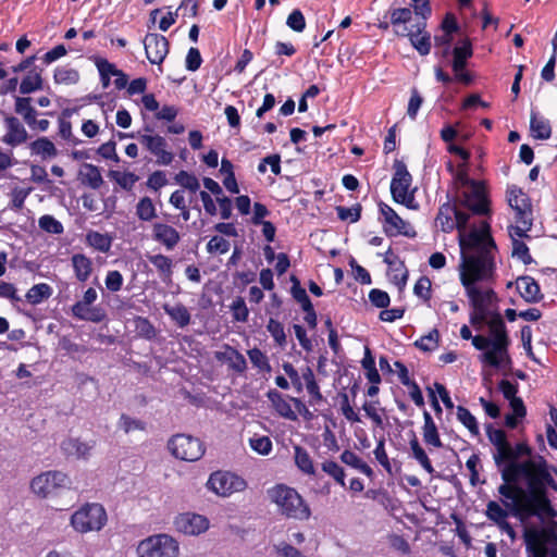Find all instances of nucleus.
I'll return each mask as SVG.
<instances>
[{
    "mask_svg": "<svg viewBox=\"0 0 557 557\" xmlns=\"http://www.w3.org/2000/svg\"><path fill=\"white\" fill-rule=\"evenodd\" d=\"M497 246L492 236L473 231L461 239L460 282L475 311H488L496 299L492 288L481 289L478 282L488 281L495 272Z\"/></svg>",
    "mask_w": 557,
    "mask_h": 557,
    "instance_id": "1",
    "label": "nucleus"
},
{
    "mask_svg": "<svg viewBox=\"0 0 557 557\" xmlns=\"http://www.w3.org/2000/svg\"><path fill=\"white\" fill-rule=\"evenodd\" d=\"M485 430L488 441L494 446L493 460L504 481L503 484L515 483L513 467L521 465L522 461H519V458L532 455L531 446L527 442L511 444L506 432L495 429L493 424H487Z\"/></svg>",
    "mask_w": 557,
    "mask_h": 557,
    "instance_id": "2",
    "label": "nucleus"
},
{
    "mask_svg": "<svg viewBox=\"0 0 557 557\" xmlns=\"http://www.w3.org/2000/svg\"><path fill=\"white\" fill-rule=\"evenodd\" d=\"M487 324L493 350L482 352L480 356L481 362L497 370L511 369L512 359L509 354L511 341L503 318L499 313H494Z\"/></svg>",
    "mask_w": 557,
    "mask_h": 557,
    "instance_id": "3",
    "label": "nucleus"
},
{
    "mask_svg": "<svg viewBox=\"0 0 557 557\" xmlns=\"http://www.w3.org/2000/svg\"><path fill=\"white\" fill-rule=\"evenodd\" d=\"M267 494L285 518L304 521L311 517L309 505L294 487L280 483L270 487Z\"/></svg>",
    "mask_w": 557,
    "mask_h": 557,
    "instance_id": "4",
    "label": "nucleus"
},
{
    "mask_svg": "<svg viewBox=\"0 0 557 557\" xmlns=\"http://www.w3.org/2000/svg\"><path fill=\"white\" fill-rule=\"evenodd\" d=\"M515 485L522 478L525 480L529 494L547 492V487L557 491V482L549 472L547 461L539 456L527 459L513 467Z\"/></svg>",
    "mask_w": 557,
    "mask_h": 557,
    "instance_id": "5",
    "label": "nucleus"
},
{
    "mask_svg": "<svg viewBox=\"0 0 557 557\" xmlns=\"http://www.w3.org/2000/svg\"><path fill=\"white\" fill-rule=\"evenodd\" d=\"M522 537L527 557H557V532L554 527H528Z\"/></svg>",
    "mask_w": 557,
    "mask_h": 557,
    "instance_id": "6",
    "label": "nucleus"
},
{
    "mask_svg": "<svg viewBox=\"0 0 557 557\" xmlns=\"http://www.w3.org/2000/svg\"><path fill=\"white\" fill-rule=\"evenodd\" d=\"M107 512L98 503H87L71 517V525L79 533L101 530L107 523Z\"/></svg>",
    "mask_w": 557,
    "mask_h": 557,
    "instance_id": "7",
    "label": "nucleus"
},
{
    "mask_svg": "<svg viewBox=\"0 0 557 557\" xmlns=\"http://www.w3.org/2000/svg\"><path fill=\"white\" fill-rule=\"evenodd\" d=\"M72 481L62 471L49 470L36 475L30 481L32 492L40 498L58 495L61 491L69 490Z\"/></svg>",
    "mask_w": 557,
    "mask_h": 557,
    "instance_id": "8",
    "label": "nucleus"
},
{
    "mask_svg": "<svg viewBox=\"0 0 557 557\" xmlns=\"http://www.w3.org/2000/svg\"><path fill=\"white\" fill-rule=\"evenodd\" d=\"M498 493L505 498L503 504L509 509L510 516L519 519L521 522H525L531 517H535L536 512L532 510L527 497L524 502L520 500L523 490L519 485H515V483L502 484L498 486Z\"/></svg>",
    "mask_w": 557,
    "mask_h": 557,
    "instance_id": "9",
    "label": "nucleus"
},
{
    "mask_svg": "<svg viewBox=\"0 0 557 557\" xmlns=\"http://www.w3.org/2000/svg\"><path fill=\"white\" fill-rule=\"evenodd\" d=\"M178 543L168 534H158L143 540L137 552L140 557H176Z\"/></svg>",
    "mask_w": 557,
    "mask_h": 557,
    "instance_id": "10",
    "label": "nucleus"
},
{
    "mask_svg": "<svg viewBox=\"0 0 557 557\" xmlns=\"http://www.w3.org/2000/svg\"><path fill=\"white\" fill-rule=\"evenodd\" d=\"M168 447L175 458L184 461H196L205 454L202 442L187 434H176L172 436L168 443Z\"/></svg>",
    "mask_w": 557,
    "mask_h": 557,
    "instance_id": "11",
    "label": "nucleus"
},
{
    "mask_svg": "<svg viewBox=\"0 0 557 557\" xmlns=\"http://www.w3.org/2000/svg\"><path fill=\"white\" fill-rule=\"evenodd\" d=\"M98 298L97 290L89 287L85 290L83 298L76 301L72 308V315L82 321H89L92 323H100L106 320L107 312L100 306L89 307Z\"/></svg>",
    "mask_w": 557,
    "mask_h": 557,
    "instance_id": "12",
    "label": "nucleus"
},
{
    "mask_svg": "<svg viewBox=\"0 0 557 557\" xmlns=\"http://www.w3.org/2000/svg\"><path fill=\"white\" fill-rule=\"evenodd\" d=\"M207 486L216 495L227 497L233 493L242 492L247 487V482L239 475L228 471H215L211 473Z\"/></svg>",
    "mask_w": 557,
    "mask_h": 557,
    "instance_id": "13",
    "label": "nucleus"
},
{
    "mask_svg": "<svg viewBox=\"0 0 557 557\" xmlns=\"http://www.w3.org/2000/svg\"><path fill=\"white\" fill-rule=\"evenodd\" d=\"M379 211L383 216V231L387 237L403 235L408 238H414L417 236V232L410 223L403 220L397 212L385 202L381 201L379 203Z\"/></svg>",
    "mask_w": 557,
    "mask_h": 557,
    "instance_id": "14",
    "label": "nucleus"
},
{
    "mask_svg": "<svg viewBox=\"0 0 557 557\" xmlns=\"http://www.w3.org/2000/svg\"><path fill=\"white\" fill-rule=\"evenodd\" d=\"M460 205L473 214L485 215L490 213V201L482 182L463 190L460 196Z\"/></svg>",
    "mask_w": 557,
    "mask_h": 557,
    "instance_id": "15",
    "label": "nucleus"
},
{
    "mask_svg": "<svg viewBox=\"0 0 557 557\" xmlns=\"http://www.w3.org/2000/svg\"><path fill=\"white\" fill-rule=\"evenodd\" d=\"M136 138L151 154L157 158L158 164L169 165L173 162L174 153L166 150L168 143L164 137L137 132Z\"/></svg>",
    "mask_w": 557,
    "mask_h": 557,
    "instance_id": "16",
    "label": "nucleus"
},
{
    "mask_svg": "<svg viewBox=\"0 0 557 557\" xmlns=\"http://www.w3.org/2000/svg\"><path fill=\"white\" fill-rule=\"evenodd\" d=\"M143 44L149 62L161 65L170 50V42L166 37L157 33H148Z\"/></svg>",
    "mask_w": 557,
    "mask_h": 557,
    "instance_id": "17",
    "label": "nucleus"
},
{
    "mask_svg": "<svg viewBox=\"0 0 557 557\" xmlns=\"http://www.w3.org/2000/svg\"><path fill=\"white\" fill-rule=\"evenodd\" d=\"M426 23L418 22L412 28L403 26L401 30H395L398 36H408L413 48L421 54L428 55L431 51V36L425 30Z\"/></svg>",
    "mask_w": 557,
    "mask_h": 557,
    "instance_id": "18",
    "label": "nucleus"
},
{
    "mask_svg": "<svg viewBox=\"0 0 557 557\" xmlns=\"http://www.w3.org/2000/svg\"><path fill=\"white\" fill-rule=\"evenodd\" d=\"M393 166L395 172L391 182V194L393 200H397L411 191L412 176L401 160L396 159Z\"/></svg>",
    "mask_w": 557,
    "mask_h": 557,
    "instance_id": "19",
    "label": "nucleus"
},
{
    "mask_svg": "<svg viewBox=\"0 0 557 557\" xmlns=\"http://www.w3.org/2000/svg\"><path fill=\"white\" fill-rule=\"evenodd\" d=\"M176 529L187 535H198L209 528V520L198 513L184 512L175 519Z\"/></svg>",
    "mask_w": 557,
    "mask_h": 557,
    "instance_id": "20",
    "label": "nucleus"
},
{
    "mask_svg": "<svg viewBox=\"0 0 557 557\" xmlns=\"http://www.w3.org/2000/svg\"><path fill=\"white\" fill-rule=\"evenodd\" d=\"M509 206L516 211V221L519 224L529 223V215H532V209L529 197L517 187L509 190Z\"/></svg>",
    "mask_w": 557,
    "mask_h": 557,
    "instance_id": "21",
    "label": "nucleus"
},
{
    "mask_svg": "<svg viewBox=\"0 0 557 557\" xmlns=\"http://www.w3.org/2000/svg\"><path fill=\"white\" fill-rule=\"evenodd\" d=\"M4 124L7 127V134L2 138L3 143L15 147L27 140V131L17 117L12 115L5 116Z\"/></svg>",
    "mask_w": 557,
    "mask_h": 557,
    "instance_id": "22",
    "label": "nucleus"
},
{
    "mask_svg": "<svg viewBox=\"0 0 557 557\" xmlns=\"http://www.w3.org/2000/svg\"><path fill=\"white\" fill-rule=\"evenodd\" d=\"M152 238L172 250L180 243L181 235L173 226L158 222L152 225Z\"/></svg>",
    "mask_w": 557,
    "mask_h": 557,
    "instance_id": "23",
    "label": "nucleus"
},
{
    "mask_svg": "<svg viewBox=\"0 0 557 557\" xmlns=\"http://www.w3.org/2000/svg\"><path fill=\"white\" fill-rule=\"evenodd\" d=\"M516 284L520 296L525 302L537 304L543 299L544 295L541 293V287L532 276H519Z\"/></svg>",
    "mask_w": 557,
    "mask_h": 557,
    "instance_id": "24",
    "label": "nucleus"
},
{
    "mask_svg": "<svg viewBox=\"0 0 557 557\" xmlns=\"http://www.w3.org/2000/svg\"><path fill=\"white\" fill-rule=\"evenodd\" d=\"M527 500L530 503L532 510L536 512L535 517L541 519L543 517H557V511L552 506L547 492L528 494Z\"/></svg>",
    "mask_w": 557,
    "mask_h": 557,
    "instance_id": "25",
    "label": "nucleus"
},
{
    "mask_svg": "<svg viewBox=\"0 0 557 557\" xmlns=\"http://www.w3.org/2000/svg\"><path fill=\"white\" fill-rule=\"evenodd\" d=\"M454 220L456 223L455 228L459 232V246L461 247V239L469 235L473 231L483 232L487 236H491V226L488 222L483 221L480 228L472 227L468 233L466 232L467 225L470 220V213L459 210L454 206Z\"/></svg>",
    "mask_w": 557,
    "mask_h": 557,
    "instance_id": "26",
    "label": "nucleus"
},
{
    "mask_svg": "<svg viewBox=\"0 0 557 557\" xmlns=\"http://www.w3.org/2000/svg\"><path fill=\"white\" fill-rule=\"evenodd\" d=\"M95 443L89 444L82 442L79 438L67 437L61 443V449L67 457H76L77 459H86L90 455Z\"/></svg>",
    "mask_w": 557,
    "mask_h": 557,
    "instance_id": "27",
    "label": "nucleus"
},
{
    "mask_svg": "<svg viewBox=\"0 0 557 557\" xmlns=\"http://www.w3.org/2000/svg\"><path fill=\"white\" fill-rule=\"evenodd\" d=\"M472 54L473 48L470 39L465 38L462 40H459L457 45L453 48V71L465 70L468 60L472 57Z\"/></svg>",
    "mask_w": 557,
    "mask_h": 557,
    "instance_id": "28",
    "label": "nucleus"
},
{
    "mask_svg": "<svg viewBox=\"0 0 557 557\" xmlns=\"http://www.w3.org/2000/svg\"><path fill=\"white\" fill-rule=\"evenodd\" d=\"M269 400L272 403L275 411L283 418L290 420V421H297L298 416L297 413L292 409V406L287 399L284 398V396L277 392L276 389H271L267 394Z\"/></svg>",
    "mask_w": 557,
    "mask_h": 557,
    "instance_id": "29",
    "label": "nucleus"
},
{
    "mask_svg": "<svg viewBox=\"0 0 557 557\" xmlns=\"http://www.w3.org/2000/svg\"><path fill=\"white\" fill-rule=\"evenodd\" d=\"M424 424L422 428L423 441L426 445L434 446L440 448L443 446L441 441L437 426L431 416V413L426 410L423 412Z\"/></svg>",
    "mask_w": 557,
    "mask_h": 557,
    "instance_id": "30",
    "label": "nucleus"
},
{
    "mask_svg": "<svg viewBox=\"0 0 557 557\" xmlns=\"http://www.w3.org/2000/svg\"><path fill=\"white\" fill-rule=\"evenodd\" d=\"M53 294V288L47 283H38L32 286L25 294V300L37 306L48 300Z\"/></svg>",
    "mask_w": 557,
    "mask_h": 557,
    "instance_id": "31",
    "label": "nucleus"
},
{
    "mask_svg": "<svg viewBox=\"0 0 557 557\" xmlns=\"http://www.w3.org/2000/svg\"><path fill=\"white\" fill-rule=\"evenodd\" d=\"M71 261L76 278L79 282H86L92 271L91 259L83 253H75L72 256Z\"/></svg>",
    "mask_w": 557,
    "mask_h": 557,
    "instance_id": "32",
    "label": "nucleus"
},
{
    "mask_svg": "<svg viewBox=\"0 0 557 557\" xmlns=\"http://www.w3.org/2000/svg\"><path fill=\"white\" fill-rule=\"evenodd\" d=\"M162 308L178 327L183 329L190 323V313L183 304L178 302L175 306L164 304Z\"/></svg>",
    "mask_w": 557,
    "mask_h": 557,
    "instance_id": "33",
    "label": "nucleus"
},
{
    "mask_svg": "<svg viewBox=\"0 0 557 557\" xmlns=\"http://www.w3.org/2000/svg\"><path fill=\"white\" fill-rule=\"evenodd\" d=\"M410 449H411V456L413 459L418 461V463L429 473H434V467L432 466V462L423 449V447L420 445L417 436L414 433H412V438L409 441Z\"/></svg>",
    "mask_w": 557,
    "mask_h": 557,
    "instance_id": "34",
    "label": "nucleus"
},
{
    "mask_svg": "<svg viewBox=\"0 0 557 557\" xmlns=\"http://www.w3.org/2000/svg\"><path fill=\"white\" fill-rule=\"evenodd\" d=\"M32 154L40 156L42 159L54 158L58 150L48 137H39L29 144Z\"/></svg>",
    "mask_w": 557,
    "mask_h": 557,
    "instance_id": "35",
    "label": "nucleus"
},
{
    "mask_svg": "<svg viewBox=\"0 0 557 557\" xmlns=\"http://www.w3.org/2000/svg\"><path fill=\"white\" fill-rule=\"evenodd\" d=\"M530 128L536 139H548L550 137L552 127L549 121L539 116L535 112L531 114Z\"/></svg>",
    "mask_w": 557,
    "mask_h": 557,
    "instance_id": "36",
    "label": "nucleus"
},
{
    "mask_svg": "<svg viewBox=\"0 0 557 557\" xmlns=\"http://www.w3.org/2000/svg\"><path fill=\"white\" fill-rule=\"evenodd\" d=\"M294 458L297 468L308 475L315 474V468L309 453L301 446L294 447Z\"/></svg>",
    "mask_w": 557,
    "mask_h": 557,
    "instance_id": "37",
    "label": "nucleus"
},
{
    "mask_svg": "<svg viewBox=\"0 0 557 557\" xmlns=\"http://www.w3.org/2000/svg\"><path fill=\"white\" fill-rule=\"evenodd\" d=\"M81 175L83 184L92 189H98L103 183L100 170L94 164L85 163L83 165V171H81Z\"/></svg>",
    "mask_w": 557,
    "mask_h": 557,
    "instance_id": "38",
    "label": "nucleus"
},
{
    "mask_svg": "<svg viewBox=\"0 0 557 557\" xmlns=\"http://www.w3.org/2000/svg\"><path fill=\"white\" fill-rule=\"evenodd\" d=\"M436 223L441 225L444 233H450L456 226L454 220V206L448 202L441 206L436 216Z\"/></svg>",
    "mask_w": 557,
    "mask_h": 557,
    "instance_id": "39",
    "label": "nucleus"
},
{
    "mask_svg": "<svg viewBox=\"0 0 557 557\" xmlns=\"http://www.w3.org/2000/svg\"><path fill=\"white\" fill-rule=\"evenodd\" d=\"M136 215L143 222H150L157 218V209L151 198L145 196L136 205Z\"/></svg>",
    "mask_w": 557,
    "mask_h": 557,
    "instance_id": "40",
    "label": "nucleus"
},
{
    "mask_svg": "<svg viewBox=\"0 0 557 557\" xmlns=\"http://www.w3.org/2000/svg\"><path fill=\"white\" fill-rule=\"evenodd\" d=\"M86 240L89 246L101 252H108L112 245L111 236L96 231H90L86 235Z\"/></svg>",
    "mask_w": 557,
    "mask_h": 557,
    "instance_id": "41",
    "label": "nucleus"
},
{
    "mask_svg": "<svg viewBox=\"0 0 557 557\" xmlns=\"http://www.w3.org/2000/svg\"><path fill=\"white\" fill-rule=\"evenodd\" d=\"M40 89H42V77L40 73L34 71L28 72L20 84V92L22 95H29Z\"/></svg>",
    "mask_w": 557,
    "mask_h": 557,
    "instance_id": "42",
    "label": "nucleus"
},
{
    "mask_svg": "<svg viewBox=\"0 0 557 557\" xmlns=\"http://www.w3.org/2000/svg\"><path fill=\"white\" fill-rule=\"evenodd\" d=\"M321 469H322V471L324 473H326L329 476H331L337 484H339L343 487L346 486V483H345V476H346L345 470L336 461L330 460V459L324 460L321 463Z\"/></svg>",
    "mask_w": 557,
    "mask_h": 557,
    "instance_id": "43",
    "label": "nucleus"
},
{
    "mask_svg": "<svg viewBox=\"0 0 557 557\" xmlns=\"http://www.w3.org/2000/svg\"><path fill=\"white\" fill-rule=\"evenodd\" d=\"M485 515L488 520L493 521L496 525L500 524L509 517V509L503 508L497 502L490 500L486 505Z\"/></svg>",
    "mask_w": 557,
    "mask_h": 557,
    "instance_id": "44",
    "label": "nucleus"
},
{
    "mask_svg": "<svg viewBox=\"0 0 557 557\" xmlns=\"http://www.w3.org/2000/svg\"><path fill=\"white\" fill-rule=\"evenodd\" d=\"M55 84L74 85L79 81V73L75 69L59 66L54 70Z\"/></svg>",
    "mask_w": 557,
    "mask_h": 557,
    "instance_id": "45",
    "label": "nucleus"
},
{
    "mask_svg": "<svg viewBox=\"0 0 557 557\" xmlns=\"http://www.w3.org/2000/svg\"><path fill=\"white\" fill-rule=\"evenodd\" d=\"M457 419L469 430V432L478 436L480 434L479 424L475 417L463 406L457 407Z\"/></svg>",
    "mask_w": 557,
    "mask_h": 557,
    "instance_id": "46",
    "label": "nucleus"
},
{
    "mask_svg": "<svg viewBox=\"0 0 557 557\" xmlns=\"http://www.w3.org/2000/svg\"><path fill=\"white\" fill-rule=\"evenodd\" d=\"M250 448L259 455L268 456L272 449L273 444L269 436L255 434L249 438Z\"/></svg>",
    "mask_w": 557,
    "mask_h": 557,
    "instance_id": "47",
    "label": "nucleus"
},
{
    "mask_svg": "<svg viewBox=\"0 0 557 557\" xmlns=\"http://www.w3.org/2000/svg\"><path fill=\"white\" fill-rule=\"evenodd\" d=\"M247 355L252 366L257 368L260 372H271L272 368L269 362V358L261 349L255 347L252 349H249L247 351Z\"/></svg>",
    "mask_w": 557,
    "mask_h": 557,
    "instance_id": "48",
    "label": "nucleus"
},
{
    "mask_svg": "<svg viewBox=\"0 0 557 557\" xmlns=\"http://www.w3.org/2000/svg\"><path fill=\"white\" fill-rule=\"evenodd\" d=\"M175 182L191 193H196L200 188V183L196 175L185 170L180 171L175 175Z\"/></svg>",
    "mask_w": 557,
    "mask_h": 557,
    "instance_id": "49",
    "label": "nucleus"
},
{
    "mask_svg": "<svg viewBox=\"0 0 557 557\" xmlns=\"http://www.w3.org/2000/svg\"><path fill=\"white\" fill-rule=\"evenodd\" d=\"M109 176L125 190H131L138 181V176L133 172L110 171Z\"/></svg>",
    "mask_w": 557,
    "mask_h": 557,
    "instance_id": "50",
    "label": "nucleus"
},
{
    "mask_svg": "<svg viewBox=\"0 0 557 557\" xmlns=\"http://www.w3.org/2000/svg\"><path fill=\"white\" fill-rule=\"evenodd\" d=\"M362 207L360 203H356L351 208H347L344 206L336 207V213L339 220L349 221L350 223H356L361 218Z\"/></svg>",
    "mask_w": 557,
    "mask_h": 557,
    "instance_id": "51",
    "label": "nucleus"
},
{
    "mask_svg": "<svg viewBox=\"0 0 557 557\" xmlns=\"http://www.w3.org/2000/svg\"><path fill=\"white\" fill-rule=\"evenodd\" d=\"M38 225L42 231L54 235L62 234L64 231L62 223L50 214L40 216Z\"/></svg>",
    "mask_w": 557,
    "mask_h": 557,
    "instance_id": "52",
    "label": "nucleus"
},
{
    "mask_svg": "<svg viewBox=\"0 0 557 557\" xmlns=\"http://www.w3.org/2000/svg\"><path fill=\"white\" fill-rule=\"evenodd\" d=\"M267 331L278 346L284 347L286 345V334L280 321L271 318L267 324Z\"/></svg>",
    "mask_w": 557,
    "mask_h": 557,
    "instance_id": "53",
    "label": "nucleus"
},
{
    "mask_svg": "<svg viewBox=\"0 0 557 557\" xmlns=\"http://www.w3.org/2000/svg\"><path fill=\"white\" fill-rule=\"evenodd\" d=\"M119 428L128 434L133 431H145L146 423L139 419L132 418L125 413H122L117 423Z\"/></svg>",
    "mask_w": 557,
    "mask_h": 557,
    "instance_id": "54",
    "label": "nucleus"
},
{
    "mask_svg": "<svg viewBox=\"0 0 557 557\" xmlns=\"http://www.w3.org/2000/svg\"><path fill=\"white\" fill-rule=\"evenodd\" d=\"M392 283H394L400 290L405 288L408 281V271L403 261H399L397 265L392 267V274L389 276Z\"/></svg>",
    "mask_w": 557,
    "mask_h": 557,
    "instance_id": "55",
    "label": "nucleus"
},
{
    "mask_svg": "<svg viewBox=\"0 0 557 557\" xmlns=\"http://www.w3.org/2000/svg\"><path fill=\"white\" fill-rule=\"evenodd\" d=\"M440 333L433 329L428 335L418 339L414 345L423 351H432L438 346Z\"/></svg>",
    "mask_w": 557,
    "mask_h": 557,
    "instance_id": "56",
    "label": "nucleus"
},
{
    "mask_svg": "<svg viewBox=\"0 0 557 557\" xmlns=\"http://www.w3.org/2000/svg\"><path fill=\"white\" fill-rule=\"evenodd\" d=\"M231 311L235 321L246 322L248 320L249 310L243 297L238 296L233 300Z\"/></svg>",
    "mask_w": 557,
    "mask_h": 557,
    "instance_id": "57",
    "label": "nucleus"
},
{
    "mask_svg": "<svg viewBox=\"0 0 557 557\" xmlns=\"http://www.w3.org/2000/svg\"><path fill=\"white\" fill-rule=\"evenodd\" d=\"M231 248V244L227 239L222 236H213L207 244V251L211 255H224Z\"/></svg>",
    "mask_w": 557,
    "mask_h": 557,
    "instance_id": "58",
    "label": "nucleus"
},
{
    "mask_svg": "<svg viewBox=\"0 0 557 557\" xmlns=\"http://www.w3.org/2000/svg\"><path fill=\"white\" fill-rule=\"evenodd\" d=\"M148 259H149L150 263H152L159 270L160 273H162L166 276H171L173 263L169 257L158 253V255L149 256Z\"/></svg>",
    "mask_w": 557,
    "mask_h": 557,
    "instance_id": "59",
    "label": "nucleus"
},
{
    "mask_svg": "<svg viewBox=\"0 0 557 557\" xmlns=\"http://www.w3.org/2000/svg\"><path fill=\"white\" fill-rule=\"evenodd\" d=\"M286 25L294 32L301 33L306 28V18L299 9L293 10L286 20Z\"/></svg>",
    "mask_w": 557,
    "mask_h": 557,
    "instance_id": "60",
    "label": "nucleus"
},
{
    "mask_svg": "<svg viewBox=\"0 0 557 557\" xmlns=\"http://www.w3.org/2000/svg\"><path fill=\"white\" fill-rule=\"evenodd\" d=\"M431 280L423 275L416 282L413 286V294L424 301H429L431 299Z\"/></svg>",
    "mask_w": 557,
    "mask_h": 557,
    "instance_id": "61",
    "label": "nucleus"
},
{
    "mask_svg": "<svg viewBox=\"0 0 557 557\" xmlns=\"http://www.w3.org/2000/svg\"><path fill=\"white\" fill-rule=\"evenodd\" d=\"M512 256L519 258L524 264H530L533 262L529 247L525 245V243L518 238H513L512 242Z\"/></svg>",
    "mask_w": 557,
    "mask_h": 557,
    "instance_id": "62",
    "label": "nucleus"
},
{
    "mask_svg": "<svg viewBox=\"0 0 557 557\" xmlns=\"http://www.w3.org/2000/svg\"><path fill=\"white\" fill-rule=\"evenodd\" d=\"M412 18V11L409 8H399L391 11V24L394 26L409 23Z\"/></svg>",
    "mask_w": 557,
    "mask_h": 557,
    "instance_id": "63",
    "label": "nucleus"
},
{
    "mask_svg": "<svg viewBox=\"0 0 557 557\" xmlns=\"http://www.w3.org/2000/svg\"><path fill=\"white\" fill-rule=\"evenodd\" d=\"M369 299L374 307L380 309L387 308L391 302L389 295L385 290L379 288H373L370 290Z\"/></svg>",
    "mask_w": 557,
    "mask_h": 557,
    "instance_id": "64",
    "label": "nucleus"
}]
</instances>
